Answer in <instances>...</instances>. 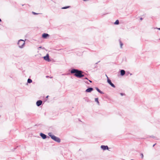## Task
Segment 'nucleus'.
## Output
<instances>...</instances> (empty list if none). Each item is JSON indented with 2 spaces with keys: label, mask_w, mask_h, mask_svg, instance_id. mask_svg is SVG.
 <instances>
[{
  "label": "nucleus",
  "mask_w": 160,
  "mask_h": 160,
  "mask_svg": "<svg viewBox=\"0 0 160 160\" xmlns=\"http://www.w3.org/2000/svg\"><path fill=\"white\" fill-rule=\"evenodd\" d=\"M49 36V35L47 33H44L42 35V37L44 38H46L48 37Z\"/></svg>",
  "instance_id": "9d476101"
},
{
  "label": "nucleus",
  "mask_w": 160,
  "mask_h": 160,
  "mask_svg": "<svg viewBox=\"0 0 160 160\" xmlns=\"http://www.w3.org/2000/svg\"><path fill=\"white\" fill-rule=\"evenodd\" d=\"M120 94L122 96H123L125 95V94L124 93H120Z\"/></svg>",
  "instance_id": "aec40b11"
},
{
  "label": "nucleus",
  "mask_w": 160,
  "mask_h": 160,
  "mask_svg": "<svg viewBox=\"0 0 160 160\" xmlns=\"http://www.w3.org/2000/svg\"><path fill=\"white\" fill-rule=\"evenodd\" d=\"M32 13L34 15H37V14H39V13H36V12H32Z\"/></svg>",
  "instance_id": "a211bd4d"
},
{
  "label": "nucleus",
  "mask_w": 160,
  "mask_h": 160,
  "mask_svg": "<svg viewBox=\"0 0 160 160\" xmlns=\"http://www.w3.org/2000/svg\"><path fill=\"white\" fill-rule=\"evenodd\" d=\"M95 89L97 91H98L101 94H104V92H103L101 91L98 88L96 87Z\"/></svg>",
  "instance_id": "9b49d317"
},
{
  "label": "nucleus",
  "mask_w": 160,
  "mask_h": 160,
  "mask_svg": "<svg viewBox=\"0 0 160 160\" xmlns=\"http://www.w3.org/2000/svg\"><path fill=\"white\" fill-rule=\"evenodd\" d=\"M85 82L86 83H87V84H89V83H88V82L87 81H85Z\"/></svg>",
  "instance_id": "4be33fe9"
},
{
  "label": "nucleus",
  "mask_w": 160,
  "mask_h": 160,
  "mask_svg": "<svg viewBox=\"0 0 160 160\" xmlns=\"http://www.w3.org/2000/svg\"><path fill=\"white\" fill-rule=\"evenodd\" d=\"M142 18H140V20H142Z\"/></svg>",
  "instance_id": "c85d7f7f"
},
{
  "label": "nucleus",
  "mask_w": 160,
  "mask_h": 160,
  "mask_svg": "<svg viewBox=\"0 0 160 160\" xmlns=\"http://www.w3.org/2000/svg\"><path fill=\"white\" fill-rule=\"evenodd\" d=\"M40 136L43 139H45L47 138V135L42 133H40Z\"/></svg>",
  "instance_id": "0eeeda50"
},
{
  "label": "nucleus",
  "mask_w": 160,
  "mask_h": 160,
  "mask_svg": "<svg viewBox=\"0 0 160 160\" xmlns=\"http://www.w3.org/2000/svg\"><path fill=\"white\" fill-rule=\"evenodd\" d=\"M125 72L123 70H121L120 71V75L121 76H123L125 74Z\"/></svg>",
  "instance_id": "f8f14e48"
},
{
  "label": "nucleus",
  "mask_w": 160,
  "mask_h": 160,
  "mask_svg": "<svg viewBox=\"0 0 160 160\" xmlns=\"http://www.w3.org/2000/svg\"><path fill=\"white\" fill-rule=\"evenodd\" d=\"M69 7H70V6H66V7H63L62 8V9H65L68 8H69Z\"/></svg>",
  "instance_id": "f3484780"
},
{
  "label": "nucleus",
  "mask_w": 160,
  "mask_h": 160,
  "mask_svg": "<svg viewBox=\"0 0 160 160\" xmlns=\"http://www.w3.org/2000/svg\"><path fill=\"white\" fill-rule=\"evenodd\" d=\"M107 82L112 87L114 88H115V86L111 82V80L110 79H107Z\"/></svg>",
  "instance_id": "20e7f679"
},
{
  "label": "nucleus",
  "mask_w": 160,
  "mask_h": 160,
  "mask_svg": "<svg viewBox=\"0 0 160 160\" xmlns=\"http://www.w3.org/2000/svg\"><path fill=\"white\" fill-rule=\"evenodd\" d=\"M159 40H160V38H159Z\"/></svg>",
  "instance_id": "473e14b6"
},
{
  "label": "nucleus",
  "mask_w": 160,
  "mask_h": 160,
  "mask_svg": "<svg viewBox=\"0 0 160 160\" xmlns=\"http://www.w3.org/2000/svg\"><path fill=\"white\" fill-rule=\"evenodd\" d=\"M70 72L72 74H74V75L77 78H81L84 76L82 74L83 72L77 69H72L71 70Z\"/></svg>",
  "instance_id": "f257e3e1"
},
{
  "label": "nucleus",
  "mask_w": 160,
  "mask_h": 160,
  "mask_svg": "<svg viewBox=\"0 0 160 160\" xmlns=\"http://www.w3.org/2000/svg\"><path fill=\"white\" fill-rule=\"evenodd\" d=\"M156 144H154L153 146V147H154L155 145H156Z\"/></svg>",
  "instance_id": "cd10ccee"
},
{
  "label": "nucleus",
  "mask_w": 160,
  "mask_h": 160,
  "mask_svg": "<svg viewBox=\"0 0 160 160\" xmlns=\"http://www.w3.org/2000/svg\"><path fill=\"white\" fill-rule=\"evenodd\" d=\"M48 96H47L46 97V98H48Z\"/></svg>",
  "instance_id": "bb28decb"
},
{
  "label": "nucleus",
  "mask_w": 160,
  "mask_h": 160,
  "mask_svg": "<svg viewBox=\"0 0 160 160\" xmlns=\"http://www.w3.org/2000/svg\"><path fill=\"white\" fill-rule=\"evenodd\" d=\"M27 82H28V83H31V82H32V80L31 79L28 78V79Z\"/></svg>",
  "instance_id": "4468645a"
},
{
  "label": "nucleus",
  "mask_w": 160,
  "mask_h": 160,
  "mask_svg": "<svg viewBox=\"0 0 160 160\" xmlns=\"http://www.w3.org/2000/svg\"><path fill=\"white\" fill-rule=\"evenodd\" d=\"M25 41L22 39L19 40L18 42V45L19 47L20 48H23L25 45Z\"/></svg>",
  "instance_id": "7ed1b4c3"
},
{
  "label": "nucleus",
  "mask_w": 160,
  "mask_h": 160,
  "mask_svg": "<svg viewBox=\"0 0 160 160\" xmlns=\"http://www.w3.org/2000/svg\"><path fill=\"white\" fill-rule=\"evenodd\" d=\"M101 148L103 150H108V148L107 146L101 145Z\"/></svg>",
  "instance_id": "6e6552de"
},
{
  "label": "nucleus",
  "mask_w": 160,
  "mask_h": 160,
  "mask_svg": "<svg viewBox=\"0 0 160 160\" xmlns=\"http://www.w3.org/2000/svg\"><path fill=\"white\" fill-rule=\"evenodd\" d=\"M42 101L41 100L38 101L36 102V105L37 106L39 107L41 105L42 103Z\"/></svg>",
  "instance_id": "423d86ee"
},
{
  "label": "nucleus",
  "mask_w": 160,
  "mask_h": 160,
  "mask_svg": "<svg viewBox=\"0 0 160 160\" xmlns=\"http://www.w3.org/2000/svg\"><path fill=\"white\" fill-rule=\"evenodd\" d=\"M93 90V88H87L86 90V92H91V91H92Z\"/></svg>",
  "instance_id": "1a4fd4ad"
},
{
  "label": "nucleus",
  "mask_w": 160,
  "mask_h": 160,
  "mask_svg": "<svg viewBox=\"0 0 160 160\" xmlns=\"http://www.w3.org/2000/svg\"><path fill=\"white\" fill-rule=\"evenodd\" d=\"M106 77H107V78L108 79H109V78H108V76L107 75H106Z\"/></svg>",
  "instance_id": "b1692460"
},
{
  "label": "nucleus",
  "mask_w": 160,
  "mask_h": 160,
  "mask_svg": "<svg viewBox=\"0 0 160 160\" xmlns=\"http://www.w3.org/2000/svg\"><path fill=\"white\" fill-rule=\"evenodd\" d=\"M98 63V62H97L96 63V64H97Z\"/></svg>",
  "instance_id": "2f4dec72"
},
{
  "label": "nucleus",
  "mask_w": 160,
  "mask_h": 160,
  "mask_svg": "<svg viewBox=\"0 0 160 160\" xmlns=\"http://www.w3.org/2000/svg\"><path fill=\"white\" fill-rule=\"evenodd\" d=\"M89 80V82H92V81H91V80Z\"/></svg>",
  "instance_id": "a878e982"
},
{
  "label": "nucleus",
  "mask_w": 160,
  "mask_h": 160,
  "mask_svg": "<svg viewBox=\"0 0 160 160\" xmlns=\"http://www.w3.org/2000/svg\"><path fill=\"white\" fill-rule=\"evenodd\" d=\"M42 48V47L40 46V47H39L38 48V49H39V48Z\"/></svg>",
  "instance_id": "412c9836"
},
{
  "label": "nucleus",
  "mask_w": 160,
  "mask_h": 160,
  "mask_svg": "<svg viewBox=\"0 0 160 160\" xmlns=\"http://www.w3.org/2000/svg\"><path fill=\"white\" fill-rule=\"evenodd\" d=\"M141 158H143V154L141 153Z\"/></svg>",
  "instance_id": "6ab92c4d"
},
{
  "label": "nucleus",
  "mask_w": 160,
  "mask_h": 160,
  "mask_svg": "<svg viewBox=\"0 0 160 160\" xmlns=\"http://www.w3.org/2000/svg\"><path fill=\"white\" fill-rule=\"evenodd\" d=\"M48 135L50 136L51 138L53 139L54 141L58 142L59 143L61 142L60 139L58 137L55 136L54 135H52V134L51 132H49L48 133Z\"/></svg>",
  "instance_id": "f03ea898"
},
{
  "label": "nucleus",
  "mask_w": 160,
  "mask_h": 160,
  "mask_svg": "<svg viewBox=\"0 0 160 160\" xmlns=\"http://www.w3.org/2000/svg\"><path fill=\"white\" fill-rule=\"evenodd\" d=\"M95 101L96 102H97L98 104H99V101H98V98H95Z\"/></svg>",
  "instance_id": "dca6fc26"
},
{
  "label": "nucleus",
  "mask_w": 160,
  "mask_h": 160,
  "mask_svg": "<svg viewBox=\"0 0 160 160\" xmlns=\"http://www.w3.org/2000/svg\"><path fill=\"white\" fill-rule=\"evenodd\" d=\"M119 23V22L118 20H117L114 23V24L116 25H118Z\"/></svg>",
  "instance_id": "ddd939ff"
},
{
  "label": "nucleus",
  "mask_w": 160,
  "mask_h": 160,
  "mask_svg": "<svg viewBox=\"0 0 160 160\" xmlns=\"http://www.w3.org/2000/svg\"><path fill=\"white\" fill-rule=\"evenodd\" d=\"M119 42H120V48H122V46L123 45V44L120 40H119Z\"/></svg>",
  "instance_id": "2eb2a0df"
},
{
  "label": "nucleus",
  "mask_w": 160,
  "mask_h": 160,
  "mask_svg": "<svg viewBox=\"0 0 160 160\" xmlns=\"http://www.w3.org/2000/svg\"><path fill=\"white\" fill-rule=\"evenodd\" d=\"M84 1H86L87 0H83Z\"/></svg>",
  "instance_id": "7c9ffc66"
},
{
  "label": "nucleus",
  "mask_w": 160,
  "mask_h": 160,
  "mask_svg": "<svg viewBox=\"0 0 160 160\" xmlns=\"http://www.w3.org/2000/svg\"><path fill=\"white\" fill-rule=\"evenodd\" d=\"M84 79H87V80H88V78H85Z\"/></svg>",
  "instance_id": "393cba45"
},
{
  "label": "nucleus",
  "mask_w": 160,
  "mask_h": 160,
  "mask_svg": "<svg viewBox=\"0 0 160 160\" xmlns=\"http://www.w3.org/2000/svg\"><path fill=\"white\" fill-rule=\"evenodd\" d=\"M157 29H158L160 30V28H157Z\"/></svg>",
  "instance_id": "5701e85b"
},
{
  "label": "nucleus",
  "mask_w": 160,
  "mask_h": 160,
  "mask_svg": "<svg viewBox=\"0 0 160 160\" xmlns=\"http://www.w3.org/2000/svg\"><path fill=\"white\" fill-rule=\"evenodd\" d=\"M43 58L46 61H50V60L49 58V56L48 54H47Z\"/></svg>",
  "instance_id": "39448f33"
},
{
  "label": "nucleus",
  "mask_w": 160,
  "mask_h": 160,
  "mask_svg": "<svg viewBox=\"0 0 160 160\" xmlns=\"http://www.w3.org/2000/svg\"><path fill=\"white\" fill-rule=\"evenodd\" d=\"M1 21H1V19L0 18V22H1Z\"/></svg>",
  "instance_id": "c756f323"
}]
</instances>
